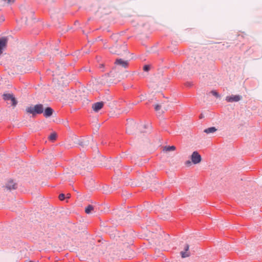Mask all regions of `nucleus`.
I'll return each instance as SVG.
<instances>
[{
	"label": "nucleus",
	"mask_w": 262,
	"mask_h": 262,
	"mask_svg": "<svg viewBox=\"0 0 262 262\" xmlns=\"http://www.w3.org/2000/svg\"><path fill=\"white\" fill-rule=\"evenodd\" d=\"M26 112L28 114H32L33 116L37 114H40L43 113V115L46 117H50L53 113L52 108L48 107L45 109L42 104H38L35 105H31L26 108Z\"/></svg>",
	"instance_id": "1"
},
{
	"label": "nucleus",
	"mask_w": 262,
	"mask_h": 262,
	"mask_svg": "<svg viewBox=\"0 0 262 262\" xmlns=\"http://www.w3.org/2000/svg\"><path fill=\"white\" fill-rule=\"evenodd\" d=\"M144 128H145V126L144 125L142 124H137L132 122L130 124H128L126 130L128 134H131L134 133V131L136 129L140 132H142V129Z\"/></svg>",
	"instance_id": "2"
},
{
	"label": "nucleus",
	"mask_w": 262,
	"mask_h": 262,
	"mask_svg": "<svg viewBox=\"0 0 262 262\" xmlns=\"http://www.w3.org/2000/svg\"><path fill=\"white\" fill-rule=\"evenodd\" d=\"M3 98L5 101L7 102V103L10 101L11 105L14 107L15 106L17 103V101L15 96L12 93H4L3 95Z\"/></svg>",
	"instance_id": "3"
},
{
	"label": "nucleus",
	"mask_w": 262,
	"mask_h": 262,
	"mask_svg": "<svg viewBox=\"0 0 262 262\" xmlns=\"http://www.w3.org/2000/svg\"><path fill=\"white\" fill-rule=\"evenodd\" d=\"M110 49V52L112 53L118 55H122L123 52H125L127 50L125 45L120 46L119 47H118L117 46L115 47H112Z\"/></svg>",
	"instance_id": "4"
},
{
	"label": "nucleus",
	"mask_w": 262,
	"mask_h": 262,
	"mask_svg": "<svg viewBox=\"0 0 262 262\" xmlns=\"http://www.w3.org/2000/svg\"><path fill=\"white\" fill-rule=\"evenodd\" d=\"M201 155L197 152L194 151L191 155V161L194 164L199 163L201 161Z\"/></svg>",
	"instance_id": "5"
},
{
	"label": "nucleus",
	"mask_w": 262,
	"mask_h": 262,
	"mask_svg": "<svg viewBox=\"0 0 262 262\" xmlns=\"http://www.w3.org/2000/svg\"><path fill=\"white\" fill-rule=\"evenodd\" d=\"M242 96L240 95H231L227 96L226 100L228 102H237L242 99Z\"/></svg>",
	"instance_id": "6"
},
{
	"label": "nucleus",
	"mask_w": 262,
	"mask_h": 262,
	"mask_svg": "<svg viewBox=\"0 0 262 262\" xmlns=\"http://www.w3.org/2000/svg\"><path fill=\"white\" fill-rule=\"evenodd\" d=\"M103 102H97L92 104V108L95 112L99 111L104 106Z\"/></svg>",
	"instance_id": "7"
},
{
	"label": "nucleus",
	"mask_w": 262,
	"mask_h": 262,
	"mask_svg": "<svg viewBox=\"0 0 262 262\" xmlns=\"http://www.w3.org/2000/svg\"><path fill=\"white\" fill-rule=\"evenodd\" d=\"M189 246L186 244L184 246V250L181 252V255L182 258H186L190 256V252L189 251Z\"/></svg>",
	"instance_id": "8"
},
{
	"label": "nucleus",
	"mask_w": 262,
	"mask_h": 262,
	"mask_svg": "<svg viewBox=\"0 0 262 262\" xmlns=\"http://www.w3.org/2000/svg\"><path fill=\"white\" fill-rule=\"evenodd\" d=\"M115 64L119 65L124 68H126L128 66V62L127 60H123L122 59H117Z\"/></svg>",
	"instance_id": "9"
},
{
	"label": "nucleus",
	"mask_w": 262,
	"mask_h": 262,
	"mask_svg": "<svg viewBox=\"0 0 262 262\" xmlns=\"http://www.w3.org/2000/svg\"><path fill=\"white\" fill-rule=\"evenodd\" d=\"M7 40L5 38H0V55L2 54L3 50L6 48Z\"/></svg>",
	"instance_id": "10"
},
{
	"label": "nucleus",
	"mask_w": 262,
	"mask_h": 262,
	"mask_svg": "<svg viewBox=\"0 0 262 262\" xmlns=\"http://www.w3.org/2000/svg\"><path fill=\"white\" fill-rule=\"evenodd\" d=\"M5 187L8 190H10L15 189L16 188V184L14 183L12 180H10L8 181L7 183L6 184Z\"/></svg>",
	"instance_id": "11"
},
{
	"label": "nucleus",
	"mask_w": 262,
	"mask_h": 262,
	"mask_svg": "<svg viewBox=\"0 0 262 262\" xmlns=\"http://www.w3.org/2000/svg\"><path fill=\"white\" fill-rule=\"evenodd\" d=\"M88 164V162L84 160H80L77 164V167L80 169L84 168L85 166Z\"/></svg>",
	"instance_id": "12"
},
{
	"label": "nucleus",
	"mask_w": 262,
	"mask_h": 262,
	"mask_svg": "<svg viewBox=\"0 0 262 262\" xmlns=\"http://www.w3.org/2000/svg\"><path fill=\"white\" fill-rule=\"evenodd\" d=\"M216 130L217 129L215 127H211L205 129L204 130V132L206 133V134L213 133L215 131H216Z\"/></svg>",
	"instance_id": "13"
},
{
	"label": "nucleus",
	"mask_w": 262,
	"mask_h": 262,
	"mask_svg": "<svg viewBox=\"0 0 262 262\" xmlns=\"http://www.w3.org/2000/svg\"><path fill=\"white\" fill-rule=\"evenodd\" d=\"M176 149V147L174 146H165L163 148L164 151H174Z\"/></svg>",
	"instance_id": "14"
},
{
	"label": "nucleus",
	"mask_w": 262,
	"mask_h": 262,
	"mask_svg": "<svg viewBox=\"0 0 262 262\" xmlns=\"http://www.w3.org/2000/svg\"><path fill=\"white\" fill-rule=\"evenodd\" d=\"M94 210V207L92 205L88 206L85 209V212L87 214H89L92 211Z\"/></svg>",
	"instance_id": "15"
},
{
	"label": "nucleus",
	"mask_w": 262,
	"mask_h": 262,
	"mask_svg": "<svg viewBox=\"0 0 262 262\" xmlns=\"http://www.w3.org/2000/svg\"><path fill=\"white\" fill-rule=\"evenodd\" d=\"M161 108V105L159 104H156L155 106V109L157 112H158L159 113H163L165 111L167 110V108H164V111H160Z\"/></svg>",
	"instance_id": "16"
},
{
	"label": "nucleus",
	"mask_w": 262,
	"mask_h": 262,
	"mask_svg": "<svg viewBox=\"0 0 262 262\" xmlns=\"http://www.w3.org/2000/svg\"><path fill=\"white\" fill-rule=\"evenodd\" d=\"M57 138V134L55 133H52L49 137V139L51 141H54Z\"/></svg>",
	"instance_id": "17"
},
{
	"label": "nucleus",
	"mask_w": 262,
	"mask_h": 262,
	"mask_svg": "<svg viewBox=\"0 0 262 262\" xmlns=\"http://www.w3.org/2000/svg\"><path fill=\"white\" fill-rule=\"evenodd\" d=\"M5 5H9L14 3L15 0H2Z\"/></svg>",
	"instance_id": "18"
},
{
	"label": "nucleus",
	"mask_w": 262,
	"mask_h": 262,
	"mask_svg": "<svg viewBox=\"0 0 262 262\" xmlns=\"http://www.w3.org/2000/svg\"><path fill=\"white\" fill-rule=\"evenodd\" d=\"M150 67L149 65H145L143 67V70L146 72L150 70Z\"/></svg>",
	"instance_id": "19"
},
{
	"label": "nucleus",
	"mask_w": 262,
	"mask_h": 262,
	"mask_svg": "<svg viewBox=\"0 0 262 262\" xmlns=\"http://www.w3.org/2000/svg\"><path fill=\"white\" fill-rule=\"evenodd\" d=\"M64 198H65V196H64V194L61 193V194H59V199L60 200L62 201V200H63L64 199Z\"/></svg>",
	"instance_id": "20"
},
{
	"label": "nucleus",
	"mask_w": 262,
	"mask_h": 262,
	"mask_svg": "<svg viewBox=\"0 0 262 262\" xmlns=\"http://www.w3.org/2000/svg\"><path fill=\"white\" fill-rule=\"evenodd\" d=\"M211 93L216 97H218L219 96L218 93L216 91H212L211 92Z\"/></svg>",
	"instance_id": "21"
},
{
	"label": "nucleus",
	"mask_w": 262,
	"mask_h": 262,
	"mask_svg": "<svg viewBox=\"0 0 262 262\" xmlns=\"http://www.w3.org/2000/svg\"><path fill=\"white\" fill-rule=\"evenodd\" d=\"M191 164V162L189 161H187L186 162V164L187 165H189Z\"/></svg>",
	"instance_id": "22"
},
{
	"label": "nucleus",
	"mask_w": 262,
	"mask_h": 262,
	"mask_svg": "<svg viewBox=\"0 0 262 262\" xmlns=\"http://www.w3.org/2000/svg\"><path fill=\"white\" fill-rule=\"evenodd\" d=\"M71 197V194L69 193H68L67 194V198H70Z\"/></svg>",
	"instance_id": "23"
},
{
	"label": "nucleus",
	"mask_w": 262,
	"mask_h": 262,
	"mask_svg": "<svg viewBox=\"0 0 262 262\" xmlns=\"http://www.w3.org/2000/svg\"><path fill=\"white\" fill-rule=\"evenodd\" d=\"M103 64H101V67H103Z\"/></svg>",
	"instance_id": "24"
},
{
	"label": "nucleus",
	"mask_w": 262,
	"mask_h": 262,
	"mask_svg": "<svg viewBox=\"0 0 262 262\" xmlns=\"http://www.w3.org/2000/svg\"><path fill=\"white\" fill-rule=\"evenodd\" d=\"M29 262H32V261H29Z\"/></svg>",
	"instance_id": "25"
}]
</instances>
